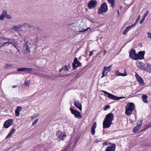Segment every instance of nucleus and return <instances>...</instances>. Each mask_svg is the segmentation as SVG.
I'll use <instances>...</instances> for the list:
<instances>
[{"mask_svg":"<svg viewBox=\"0 0 151 151\" xmlns=\"http://www.w3.org/2000/svg\"><path fill=\"white\" fill-rule=\"evenodd\" d=\"M108 10L107 6L106 3H103L98 9V13L99 14H103L106 12Z\"/></svg>","mask_w":151,"mask_h":151,"instance_id":"obj_3","label":"nucleus"},{"mask_svg":"<svg viewBox=\"0 0 151 151\" xmlns=\"http://www.w3.org/2000/svg\"><path fill=\"white\" fill-rule=\"evenodd\" d=\"M81 64L78 60L77 58H75L73 60V62L72 63L73 69L76 70L77 67L81 66Z\"/></svg>","mask_w":151,"mask_h":151,"instance_id":"obj_7","label":"nucleus"},{"mask_svg":"<svg viewBox=\"0 0 151 151\" xmlns=\"http://www.w3.org/2000/svg\"><path fill=\"white\" fill-rule=\"evenodd\" d=\"M89 28H86V29H84L83 28L81 29H79V32H85L88 30Z\"/></svg>","mask_w":151,"mask_h":151,"instance_id":"obj_35","label":"nucleus"},{"mask_svg":"<svg viewBox=\"0 0 151 151\" xmlns=\"http://www.w3.org/2000/svg\"><path fill=\"white\" fill-rule=\"evenodd\" d=\"M147 96L146 95H143L142 96V99L143 101L145 103H147L148 101L147 100Z\"/></svg>","mask_w":151,"mask_h":151,"instance_id":"obj_26","label":"nucleus"},{"mask_svg":"<svg viewBox=\"0 0 151 151\" xmlns=\"http://www.w3.org/2000/svg\"><path fill=\"white\" fill-rule=\"evenodd\" d=\"M102 38V37H100V39H101Z\"/></svg>","mask_w":151,"mask_h":151,"instance_id":"obj_62","label":"nucleus"},{"mask_svg":"<svg viewBox=\"0 0 151 151\" xmlns=\"http://www.w3.org/2000/svg\"><path fill=\"white\" fill-rule=\"evenodd\" d=\"M136 54L135 50L132 49L130 50L129 56L130 58H132V59L137 60L136 58Z\"/></svg>","mask_w":151,"mask_h":151,"instance_id":"obj_12","label":"nucleus"},{"mask_svg":"<svg viewBox=\"0 0 151 151\" xmlns=\"http://www.w3.org/2000/svg\"><path fill=\"white\" fill-rule=\"evenodd\" d=\"M93 51H91L89 54V56H91L93 55Z\"/></svg>","mask_w":151,"mask_h":151,"instance_id":"obj_49","label":"nucleus"},{"mask_svg":"<svg viewBox=\"0 0 151 151\" xmlns=\"http://www.w3.org/2000/svg\"><path fill=\"white\" fill-rule=\"evenodd\" d=\"M135 76H136V78L137 79V78L140 77L137 73L136 74Z\"/></svg>","mask_w":151,"mask_h":151,"instance_id":"obj_50","label":"nucleus"},{"mask_svg":"<svg viewBox=\"0 0 151 151\" xmlns=\"http://www.w3.org/2000/svg\"><path fill=\"white\" fill-rule=\"evenodd\" d=\"M69 65H65L63 67V70L65 71H68L69 69Z\"/></svg>","mask_w":151,"mask_h":151,"instance_id":"obj_32","label":"nucleus"},{"mask_svg":"<svg viewBox=\"0 0 151 151\" xmlns=\"http://www.w3.org/2000/svg\"><path fill=\"white\" fill-rule=\"evenodd\" d=\"M38 119H37L35 120L34 121L32 122V125L34 126L35 124L37 123V122L38 121Z\"/></svg>","mask_w":151,"mask_h":151,"instance_id":"obj_46","label":"nucleus"},{"mask_svg":"<svg viewBox=\"0 0 151 151\" xmlns=\"http://www.w3.org/2000/svg\"><path fill=\"white\" fill-rule=\"evenodd\" d=\"M135 109V106L132 103H129L127 104L125 106V114L127 115L131 114Z\"/></svg>","mask_w":151,"mask_h":151,"instance_id":"obj_1","label":"nucleus"},{"mask_svg":"<svg viewBox=\"0 0 151 151\" xmlns=\"http://www.w3.org/2000/svg\"><path fill=\"white\" fill-rule=\"evenodd\" d=\"M12 45H14V47L15 48L17 49L18 51H19V50L18 49V47H17V43L16 41L14 43H13Z\"/></svg>","mask_w":151,"mask_h":151,"instance_id":"obj_34","label":"nucleus"},{"mask_svg":"<svg viewBox=\"0 0 151 151\" xmlns=\"http://www.w3.org/2000/svg\"><path fill=\"white\" fill-rule=\"evenodd\" d=\"M35 116H32L31 117V118H32V119H33L34 118H35Z\"/></svg>","mask_w":151,"mask_h":151,"instance_id":"obj_57","label":"nucleus"},{"mask_svg":"<svg viewBox=\"0 0 151 151\" xmlns=\"http://www.w3.org/2000/svg\"><path fill=\"white\" fill-rule=\"evenodd\" d=\"M95 129H91V134L93 135H94L95 133Z\"/></svg>","mask_w":151,"mask_h":151,"instance_id":"obj_45","label":"nucleus"},{"mask_svg":"<svg viewBox=\"0 0 151 151\" xmlns=\"http://www.w3.org/2000/svg\"><path fill=\"white\" fill-rule=\"evenodd\" d=\"M63 70V67L62 68L60 69L59 70V72H60L62 70Z\"/></svg>","mask_w":151,"mask_h":151,"instance_id":"obj_55","label":"nucleus"},{"mask_svg":"<svg viewBox=\"0 0 151 151\" xmlns=\"http://www.w3.org/2000/svg\"><path fill=\"white\" fill-rule=\"evenodd\" d=\"M149 11H147L146 12V13L144 14V16L142 19L140 20L139 22V23L140 24H142L143 22H144L145 18L148 15L149 13Z\"/></svg>","mask_w":151,"mask_h":151,"instance_id":"obj_23","label":"nucleus"},{"mask_svg":"<svg viewBox=\"0 0 151 151\" xmlns=\"http://www.w3.org/2000/svg\"><path fill=\"white\" fill-rule=\"evenodd\" d=\"M40 40V38H37L36 39L34 42L35 44H37V43H38L39 42V41Z\"/></svg>","mask_w":151,"mask_h":151,"instance_id":"obj_37","label":"nucleus"},{"mask_svg":"<svg viewBox=\"0 0 151 151\" xmlns=\"http://www.w3.org/2000/svg\"><path fill=\"white\" fill-rule=\"evenodd\" d=\"M15 132V130L13 128L12 130L10 131L9 133L8 134L7 136L6 137V138H9V137H11L12 134L14 133Z\"/></svg>","mask_w":151,"mask_h":151,"instance_id":"obj_27","label":"nucleus"},{"mask_svg":"<svg viewBox=\"0 0 151 151\" xmlns=\"http://www.w3.org/2000/svg\"><path fill=\"white\" fill-rule=\"evenodd\" d=\"M22 109V107L21 106H18L17 107L15 110L19 111H21Z\"/></svg>","mask_w":151,"mask_h":151,"instance_id":"obj_38","label":"nucleus"},{"mask_svg":"<svg viewBox=\"0 0 151 151\" xmlns=\"http://www.w3.org/2000/svg\"><path fill=\"white\" fill-rule=\"evenodd\" d=\"M70 110L71 114L74 115L76 118H81L82 116L80 112L73 108H70Z\"/></svg>","mask_w":151,"mask_h":151,"instance_id":"obj_6","label":"nucleus"},{"mask_svg":"<svg viewBox=\"0 0 151 151\" xmlns=\"http://www.w3.org/2000/svg\"><path fill=\"white\" fill-rule=\"evenodd\" d=\"M28 83H29V81H28V80H25V83H24V84L25 85H26L27 86L28 84Z\"/></svg>","mask_w":151,"mask_h":151,"instance_id":"obj_47","label":"nucleus"},{"mask_svg":"<svg viewBox=\"0 0 151 151\" xmlns=\"http://www.w3.org/2000/svg\"><path fill=\"white\" fill-rule=\"evenodd\" d=\"M97 4L96 1L91 0L89 2L88 6L89 9H93L97 5Z\"/></svg>","mask_w":151,"mask_h":151,"instance_id":"obj_9","label":"nucleus"},{"mask_svg":"<svg viewBox=\"0 0 151 151\" xmlns=\"http://www.w3.org/2000/svg\"><path fill=\"white\" fill-rule=\"evenodd\" d=\"M99 141L98 140H96L95 141H94V142L95 143H98Z\"/></svg>","mask_w":151,"mask_h":151,"instance_id":"obj_56","label":"nucleus"},{"mask_svg":"<svg viewBox=\"0 0 151 151\" xmlns=\"http://www.w3.org/2000/svg\"><path fill=\"white\" fill-rule=\"evenodd\" d=\"M74 105L78 108L80 110H81L82 109L81 105L79 102V101H74Z\"/></svg>","mask_w":151,"mask_h":151,"instance_id":"obj_21","label":"nucleus"},{"mask_svg":"<svg viewBox=\"0 0 151 151\" xmlns=\"http://www.w3.org/2000/svg\"><path fill=\"white\" fill-rule=\"evenodd\" d=\"M143 119H140L138 120L137 122V126L134 127L132 131L134 133L137 132L141 127L142 124Z\"/></svg>","mask_w":151,"mask_h":151,"instance_id":"obj_4","label":"nucleus"},{"mask_svg":"<svg viewBox=\"0 0 151 151\" xmlns=\"http://www.w3.org/2000/svg\"><path fill=\"white\" fill-rule=\"evenodd\" d=\"M102 91L104 93L105 96H107L109 98L113 99L114 100H119L122 98H125L126 97H118L108 93L105 91Z\"/></svg>","mask_w":151,"mask_h":151,"instance_id":"obj_2","label":"nucleus"},{"mask_svg":"<svg viewBox=\"0 0 151 151\" xmlns=\"http://www.w3.org/2000/svg\"><path fill=\"white\" fill-rule=\"evenodd\" d=\"M124 73H123L119 72L118 71H116V75L118 76H127V71L126 70H124Z\"/></svg>","mask_w":151,"mask_h":151,"instance_id":"obj_22","label":"nucleus"},{"mask_svg":"<svg viewBox=\"0 0 151 151\" xmlns=\"http://www.w3.org/2000/svg\"><path fill=\"white\" fill-rule=\"evenodd\" d=\"M29 28H31L32 29H36V30H38V28H37V27H35V26H31L30 25H29Z\"/></svg>","mask_w":151,"mask_h":151,"instance_id":"obj_33","label":"nucleus"},{"mask_svg":"<svg viewBox=\"0 0 151 151\" xmlns=\"http://www.w3.org/2000/svg\"><path fill=\"white\" fill-rule=\"evenodd\" d=\"M26 24V23H22L19 24L13 25L11 27V29L14 31H18L22 27H24Z\"/></svg>","mask_w":151,"mask_h":151,"instance_id":"obj_8","label":"nucleus"},{"mask_svg":"<svg viewBox=\"0 0 151 151\" xmlns=\"http://www.w3.org/2000/svg\"><path fill=\"white\" fill-rule=\"evenodd\" d=\"M17 85H14V86H13L12 88H16L17 87Z\"/></svg>","mask_w":151,"mask_h":151,"instance_id":"obj_54","label":"nucleus"},{"mask_svg":"<svg viewBox=\"0 0 151 151\" xmlns=\"http://www.w3.org/2000/svg\"><path fill=\"white\" fill-rule=\"evenodd\" d=\"M13 64H6L4 66V68L7 69L9 68H12L13 67Z\"/></svg>","mask_w":151,"mask_h":151,"instance_id":"obj_31","label":"nucleus"},{"mask_svg":"<svg viewBox=\"0 0 151 151\" xmlns=\"http://www.w3.org/2000/svg\"><path fill=\"white\" fill-rule=\"evenodd\" d=\"M106 50H104V51H103V52H104V55H103L104 56V55L106 53Z\"/></svg>","mask_w":151,"mask_h":151,"instance_id":"obj_53","label":"nucleus"},{"mask_svg":"<svg viewBox=\"0 0 151 151\" xmlns=\"http://www.w3.org/2000/svg\"><path fill=\"white\" fill-rule=\"evenodd\" d=\"M111 66L112 65H111L109 66L104 67L101 78L107 76L108 73L110 72L111 70Z\"/></svg>","mask_w":151,"mask_h":151,"instance_id":"obj_5","label":"nucleus"},{"mask_svg":"<svg viewBox=\"0 0 151 151\" xmlns=\"http://www.w3.org/2000/svg\"><path fill=\"white\" fill-rule=\"evenodd\" d=\"M3 39H4V40L6 41H8V39H9L8 38H3Z\"/></svg>","mask_w":151,"mask_h":151,"instance_id":"obj_52","label":"nucleus"},{"mask_svg":"<svg viewBox=\"0 0 151 151\" xmlns=\"http://www.w3.org/2000/svg\"><path fill=\"white\" fill-rule=\"evenodd\" d=\"M15 115L16 116H19V111L15 110Z\"/></svg>","mask_w":151,"mask_h":151,"instance_id":"obj_41","label":"nucleus"},{"mask_svg":"<svg viewBox=\"0 0 151 151\" xmlns=\"http://www.w3.org/2000/svg\"><path fill=\"white\" fill-rule=\"evenodd\" d=\"M116 145L115 144H113L111 146L107 147L105 150V151H115Z\"/></svg>","mask_w":151,"mask_h":151,"instance_id":"obj_20","label":"nucleus"},{"mask_svg":"<svg viewBox=\"0 0 151 151\" xmlns=\"http://www.w3.org/2000/svg\"><path fill=\"white\" fill-rule=\"evenodd\" d=\"M13 123L12 119H9L6 120L4 123V127L6 128H7L11 126Z\"/></svg>","mask_w":151,"mask_h":151,"instance_id":"obj_10","label":"nucleus"},{"mask_svg":"<svg viewBox=\"0 0 151 151\" xmlns=\"http://www.w3.org/2000/svg\"><path fill=\"white\" fill-rule=\"evenodd\" d=\"M137 80L138 81V82L139 83V84L141 86H143V85H144V84L143 81L141 77L137 78Z\"/></svg>","mask_w":151,"mask_h":151,"instance_id":"obj_28","label":"nucleus"},{"mask_svg":"<svg viewBox=\"0 0 151 151\" xmlns=\"http://www.w3.org/2000/svg\"><path fill=\"white\" fill-rule=\"evenodd\" d=\"M112 122L108 121L107 120L104 119L103 122V128H107L110 127L112 124Z\"/></svg>","mask_w":151,"mask_h":151,"instance_id":"obj_15","label":"nucleus"},{"mask_svg":"<svg viewBox=\"0 0 151 151\" xmlns=\"http://www.w3.org/2000/svg\"><path fill=\"white\" fill-rule=\"evenodd\" d=\"M78 75H79V74H78L77 75V76H76V78H78Z\"/></svg>","mask_w":151,"mask_h":151,"instance_id":"obj_60","label":"nucleus"},{"mask_svg":"<svg viewBox=\"0 0 151 151\" xmlns=\"http://www.w3.org/2000/svg\"><path fill=\"white\" fill-rule=\"evenodd\" d=\"M56 135L58 136V139L60 140H63V137L66 136L65 133L62 132L60 131H58L56 132Z\"/></svg>","mask_w":151,"mask_h":151,"instance_id":"obj_11","label":"nucleus"},{"mask_svg":"<svg viewBox=\"0 0 151 151\" xmlns=\"http://www.w3.org/2000/svg\"><path fill=\"white\" fill-rule=\"evenodd\" d=\"M117 12H118V15H119V10L117 11Z\"/></svg>","mask_w":151,"mask_h":151,"instance_id":"obj_59","label":"nucleus"},{"mask_svg":"<svg viewBox=\"0 0 151 151\" xmlns=\"http://www.w3.org/2000/svg\"><path fill=\"white\" fill-rule=\"evenodd\" d=\"M6 11H3L2 14L0 16V20H3L6 15Z\"/></svg>","mask_w":151,"mask_h":151,"instance_id":"obj_25","label":"nucleus"},{"mask_svg":"<svg viewBox=\"0 0 151 151\" xmlns=\"http://www.w3.org/2000/svg\"><path fill=\"white\" fill-rule=\"evenodd\" d=\"M74 24V23H72V24H70V26H72V25L73 24Z\"/></svg>","mask_w":151,"mask_h":151,"instance_id":"obj_58","label":"nucleus"},{"mask_svg":"<svg viewBox=\"0 0 151 151\" xmlns=\"http://www.w3.org/2000/svg\"><path fill=\"white\" fill-rule=\"evenodd\" d=\"M145 66L144 68H144L143 70L151 73V65H149L146 63H145Z\"/></svg>","mask_w":151,"mask_h":151,"instance_id":"obj_19","label":"nucleus"},{"mask_svg":"<svg viewBox=\"0 0 151 151\" xmlns=\"http://www.w3.org/2000/svg\"><path fill=\"white\" fill-rule=\"evenodd\" d=\"M96 127V122H95L93 124L92 126L91 129H95Z\"/></svg>","mask_w":151,"mask_h":151,"instance_id":"obj_39","label":"nucleus"},{"mask_svg":"<svg viewBox=\"0 0 151 151\" xmlns=\"http://www.w3.org/2000/svg\"><path fill=\"white\" fill-rule=\"evenodd\" d=\"M136 24H136V23H134V24H132L131 25L129 26V27H130V28L131 29L132 27H134L136 25Z\"/></svg>","mask_w":151,"mask_h":151,"instance_id":"obj_43","label":"nucleus"},{"mask_svg":"<svg viewBox=\"0 0 151 151\" xmlns=\"http://www.w3.org/2000/svg\"><path fill=\"white\" fill-rule=\"evenodd\" d=\"M136 64L137 67H138L140 69L143 70L144 68H144V66H145V63L143 64L140 61H137L136 63Z\"/></svg>","mask_w":151,"mask_h":151,"instance_id":"obj_17","label":"nucleus"},{"mask_svg":"<svg viewBox=\"0 0 151 151\" xmlns=\"http://www.w3.org/2000/svg\"><path fill=\"white\" fill-rule=\"evenodd\" d=\"M31 44L29 42H25L23 46V49L25 51H26L29 52L30 51L29 46Z\"/></svg>","mask_w":151,"mask_h":151,"instance_id":"obj_14","label":"nucleus"},{"mask_svg":"<svg viewBox=\"0 0 151 151\" xmlns=\"http://www.w3.org/2000/svg\"><path fill=\"white\" fill-rule=\"evenodd\" d=\"M131 29L129 26L125 28V29L123 31L122 34L123 35H125L127 34V32Z\"/></svg>","mask_w":151,"mask_h":151,"instance_id":"obj_30","label":"nucleus"},{"mask_svg":"<svg viewBox=\"0 0 151 151\" xmlns=\"http://www.w3.org/2000/svg\"><path fill=\"white\" fill-rule=\"evenodd\" d=\"M103 145L104 146L107 145V142H104L103 143Z\"/></svg>","mask_w":151,"mask_h":151,"instance_id":"obj_51","label":"nucleus"},{"mask_svg":"<svg viewBox=\"0 0 151 151\" xmlns=\"http://www.w3.org/2000/svg\"><path fill=\"white\" fill-rule=\"evenodd\" d=\"M147 34L148 37H150V38H151V34L150 32H148L147 33Z\"/></svg>","mask_w":151,"mask_h":151,"instance_id":"obj_48","label":"nucleus"},{"mask_svg":"<svg viewBox=\"0 0 151 151\" xmlns=\"http://www.w3.org/2000/svg\"><path fill=\"white\" fill-rule=\"evenodd\" d=\"M140 19V15H139L138 17H137V18L136 19V21H135V22L134 23H136V24H137V23L139 21V20Z\"/></svg>","mask_w":151,"mask_h":151,"instance_id":"obj_40","label":"nucleus"},{"mask_svg":"<svg viewBox=\"0 0 151 151\" xmlns=\"http://www.w3.org/2000/svg\"><path fill=\"white\" fill-rule=\"evenodd\" d=\"M110 108V106L108 105H107L106 106L104 107V110H106L107 109H109Z\"/></svg>","mask_w":151,"mask_h":151,"instance_id":"obj_42","label":"nucleus"},{"mask_svg":"<svg viewBox=\"0 0 151 151\" xmlns=\"http://www.w3.org/2000/svg\"><path fill=\"white\" fill-rule=\"evenodd\" d=\"M6 42H4L3 44L1 45V47H0V48H1L2 47H4L5 45H6V46H9V44H10V43H6Z\"/></svg>","mask_w":151,"mask_h":151,"instance_id":"obj_36","label":"nucleus"},{"mask_svg":"<svg viewBox=\"0 0 151 151\" xmlns=\"http://www.w3.org/2000/svg\"><path fill=\"white\" fill-rule=\"evenodd\" d=\"M109 2L111 4V6L112 7H114L115 6L114 0H108Z\"/></svg>","mask_w":151,"mask_h":151,"instance_id":"obj_29","label":"nucleus"},{"mask_svg":"<svg viewBox=\"0 0 151 151\" xmlns=\"http://www.w3.org/2000/svg\"><path fill=\"white\" fill-rule=\"evenodd\" d=\"M33 70V69L32 68H19L17 69V71L18 72L20 71H32Z\"/></svg>","mask_w":151,"mask_h":151,"instance_id":"obj_18","label":"nucleus"},{"mask_svg":"<svg viewBox=\"0 0 151 151\" xmlns=\"http://www.w3.org/2000/svg\"><path fill=\"white\" fill-rule=\"evenodd\" d=\"M119 7H120V9H121L122 7V6H120Z\"/></svg>","mask_w":151,"mask_h":151,"instance_id":"obj_61","label":"nucleus"},{"mask_svg":"<svg viewBox=\"0 0 151 151\" xmlns=\"http://www.w3.org/2000/svg\"><path fill=\"white\" fill-rule=\"evenodd\" d=\"M114 116L113 114L112 113H109L107 114L106 116V118L105 119L106 120H107L108 121L112 122L114 120Z\"/></svg>","mask_w":151,"mask_h":151,"instance_id":"obj_16","label":"nucleus"},{"mask_svg":"<svg viewBox=\"0 0 151 151\" xmlns=\"http://www.w3.org/2000/svg\"><path fill=\"white\" fill-rule=\"evenodd\" d=\"M5 17H6L7 19H10L12 18V17L11 16L9 15H7L6 14V15L5 16Z\"/></svg>","mask_w":151,"mask_h":151,"instance_id":"obj_44","label":"nucleus"},{"mask_svg":"<svg viewBox=\"0 0 151 151\" xmlns=\"http://www.w3.org/2000/svg\"><path fill=\"white\" fill-rule=\"evenodd\" d=\"M16 41L14 39L12 38H9L8 39V41L6 43H10V44H12Z\"/></svg>","mask_w":151,"mask_h":151,"instance_id":"obj_24","label":"nucleus"},{"mask_svg":"<svg viewBox=\"0 0 151 151\" xmlns=\"http://www.w3.org/2000/svg\"><path fill=\"white\" fill-rule=\"evenodd\" d=\"M145 54V51H141L139 52L138 53L136 54V58L137 60L139 59V60L143 59H144V55Z\"/></svg>","mask_w":151,"mask_h":151,"instance_id":"obj_13","label":"nucleus"}]
</instances>
